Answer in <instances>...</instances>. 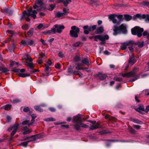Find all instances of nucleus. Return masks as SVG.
Wrapping results in <instances>:
<instances>
[{
	"instance_id": "1",
	"label": "nucleus",
	"mask_w": 149,
	"mask_h": 149,
	"mask_svg": "<svg viewBox=\"0 0 149 149\" xmlns=\"http://www.w3.org/2000/svg\"><path fill=\"white\" fill-rule=\"evenodd\" d=\"M127 25L125 24H123L119 27L116 26H114L113 35L116 36L118 34H120L121 33H127Z\"/></svg>"
},
{
	"instance_id": "2",
	"label": "nucleus",
	"mask_w": 149,
	"mask_h": 149,
	"mask_svg": "<svg viewBox=\"0 0 149 149\" xmlns=\"http://www.w3.org/2000/svg\"><path fill=\"white\" fill-rule=\"evenodd\" d=\"M109 18L114 24H119L123 19V16L121 15L110 14L108 15Z\"/></svg>"
},
{
	"instance_id": "3",
	"label": "nucleus",
	"mask_w": 149,
	"mask_h": 149,
	"mask_svg": "<svg viewBox=\"0 0 149 149\" xmlns=\"http://www.w3.org/2000/svg\"><path fill=\"white\" fill-rule=\"evenodd\" d=\"M143 29L139 26H136L131 29V32L134 35H137L138 37L142 36V33L143 31Z\"/></svg>"
},
{
	"instance_id": "4",
	"label": "nucleus",
	"mask_w": 149,
	"mask_h": 149,
	"mask_svg": "<svg viewBox=\"0 0 149 149\" xmlns=\"http://www.w3.org/2000/svg\"><path fill=\"white\" fill-rule=\"evenodd\" d=\"M37 14V12L36 10H33L32 8H29L27 10L24 11L23 13V16H24L27 15L28 16H31L34 19H35L36 17V15Z\"/></svg>"
},
{
	"instance_id": "5",
	"label": "nucleus",
	"mask_w": 149,
	"mask_h": 149,
	"mask_svg": "<svg viewBox=\"0 0 149 149\" xmlns=\"http://www.w3.org/2000/svg\"><path fill=\"white\" fill-rule=\"evenodd\" d=\"M71 30L70 31V35L72 37L77 38L78 36V33L79 31L78 28L75 26H73L71 27Z\"/></svg>"
},
{
	"instance_id": "6",
	"label": "nucleus",
	"mask_w": 149,
	"mask_h": 149,
	"mask_svg": "<svg viewBox=\"0 0 149 149\" xmlns=\"http://www.w3.org/2000/svg\"><path fill=\"white\" fill-rule=\"evenodd\" d=\"M19 124L16 123L13 126H11L8 129L9 131L12 130V132L11 134L10 139L12 140L13 136L17 132Z\"/></svg>"
},
{
	"instance_id": "7",
	"label": "nucleus",
	"mask_w": 149,
	"mask_h": 149,
	"mask_svg": "<svg viewBox=\"0 0 149 149\" xmlns=\"http://www.w3.org/2000/svg\"><path fill=\"white\" fill-rule=\"evenodd\" d=\"M109 38V36L107 35H102L94 36V40L96 42L98 41V40L102 41H104L106 40H108Z\"/></svg>"
},
{
	"instance_id": "8",
	"label": "nucleus",
	"mask_w": 149,
	"mask_h": 149,
	"mask_svg": "<svg viewBox=\"0 0 149 149\" xmlns=\"http://www.w3.org/2000/svg\"><path fill=\"white\" fill-rule=\"evenodd\" d=\"M96 25H94L92 26L89 27L88 26H84L83 27L84 29L85 30L84 33L85 34H88L89 33V32L93 31L96 28Z\"/></svg>"
},
{
	"instance_id": "9",
	"label": "nucleus",
	"mask_w": 149,
	"mask_h": 149,
	"mask_svg": "<svg viewBox=\"0 0 149 149\" xmlns=\"http://www.w3.org/2000/svg\"><path fill=\"white\" fill-rule=\"evenodd\" d=\"M43 0H37L35 4L33 7L34 9H37L39 10H41V8L43 7L42 1Z\"/></svg>"
},
{
	"instance_id": "10",
	"label": "nucleus",
	"mask_w": 149,
	"mask_h": 149,
	"mask_svg": "<svg viewBox=\"0 0 149 149\" xmlns=\"http://www.w3.org/2000/svg\"><path fill=\"white\" fill-rule=\"evenodd\" d=\"M43 0H37L35 4L33 7L34 9H37L39 10H41V8L43 7L42 1Z\"/></svg>"
},
{
	"instance_id": "11",
	"label": "nucleus",
	"mask_w": 149,
	"mask_h": 149,
	"mask_svg": "<svg viewBox=\"0 0 149 149\" xmlns=\"http://www.w3.org/2000/svg\"><path fill=\"white\" fill-rule=\"evenodd\" d=\"M25 59L26 60L30 62H28L27 61L25 63V65L29 67L31 70L33 69L34 68V66L32 62L33 61L32 58L31 57H27V58H25Z\"/></svg>"
},
{
	"instance_id": "12",
	"label": "nucleus",
	"mask_w": 149,
	"mask_h": 149,
	"mask_svg": "<svg viewBox=\"0 0 149 149\" xmlns=\"http://www.w3.org/2000/svg\"><path fill=\"white\" fill-rule=\"evenodd\" d=\"M137 18H139L140 19L146 18V19L149 22V15H147L146 16V15L143 14L141 15L139 14H137L134 15L132 17V19L134 20L136 19Z\"/></svg>"
},
{
	"instance_id": "13",
	"label": "nucleus",
	"mask_w": 149,
	"mask_h": 149,
	"mask_svg": "<svg viewBox=\"0 0 149 149\" xmlns=\"http://www.w3.org/2000/svg\"><path fill=\"white\" fill-rule=\"evenodd\" d=\"M31 116L32 118V120H31V122L30 123H29V121L28 120H25L22 123V125H28V126L32 125L35 121L34 119L36 118V116L35 114H33L31 115Z\"/></svg>"
},
{
	"instance_id": "14",
	"label": "nucleus",
	"mask_w": 149,
	"mask_h": 149,
	"mask_svg": "<svg viewBox=\"0 0 149 149\" xmlns=\"http://www.w3.org/2000/svg\"><path fill=\"white\" fill-rule=\"evenodd\" d=\"M75 129L77 130H80V127H81L84 128H88L89 126L88 125L83 123H79L77 124H76L74 125Z\"/></svg>"
},
{
	"instance_id": "15",
	"label": "nucleus",
	"mask_w": 149,
	"mask_h": 149,
	"mask_svg": "<svg viewBox=\"0 0 149 149\" xmlns=\"http://www.w3.org/2000/svg\"><path fill=\"white\" fill-rule=\"evenodd\" d=\"M132 41H129L126 42L122 44L120 46V48L121 49L124 50L128 46H131L132 45Z\"/></svg>"
},
{
	"instance_id": "16",
	"label": "nucleus",
	"mask_w": 149,
	"mask_h": 149,
	"mask_svg": "<svg viewBox=\"0 0 149 149\" xmlns=\"http://www.w3.org/2000/svg\"><path fill=\"white\" fill-rule=\"evenodd\" d=\"M54 28L56 31L58 33H61L62 31V30L64 28V27L63 25H58L56 24L54 26Z\"/></svg>"
},
{
	"instance_id": "17",
	"label": "nucleus",
	"mask_w": 149,
	"mask_h": 149,
	"mask_svg": "<svg viewBox=\"0 0 149 149\" xmlns=\"http://www.w3.org/2000/svg\"><path fill=\"white\" fill-rule=\"evenodd\" d=\"M135 74L134 72L132 71L129 72L126 74H122V75L123 77H126L127 78H129L131 77H133L135 76Z\"/></svg>"
},
{
	"instance_id": "18",
	"label": "nucleus",
	"mask_w": 149,
	"mask_h": 149,
	"mask_svg": "<svg viewBox=\"0 0 149 149\" xmlns=\"http://www.w3.org/2000/svg\"><path fill=\"white\" fill-rule=\"evenodd\" d=\"M80 65H85L88 66L89 65V61L88 58H84L81 61V63H79Z\"/></svg>"
},
{
	"instance_id": "19",
	"label": "nucleus",
	"mask_w": 149,
	"mask_h": 149,
	"mask_svg": "<svg viewBox=\"0 0 149 149\" xmlns=\"http://www.w3.org/2000/svg\"><path fill=\"white\" fill-rule=\"evenodd\" d=\"M73 123H76V124L81 123L82 121L81 118L80 117L77 116L73 117Z\"/></svg>"
},
{
	"instance_id": "20",
	"label": "nucleus",
	"mask_w": 149,
	"mask_h": 149,
	"mask_svg": "<svg viewBox=\"0 0 149 149\" xmlns=\"http://www.w3.org/2000/svg\"><path fill=\"white\" fill-rule=\"evenodd\" d=\"M96 77H98L100 80H103L105 79L107 77V75L102 73H99L96 75Z\"/></svg>"
},
{
	"instance_id": "21",
	"label": "nucleus",
	"mask_w": 149,
	"mask_h": 149,
	"mask_svg": "<svg viewBox=\"0 0 149 149\" xmlns=\"http://www.w3.org/2000/svg\"><path fill=\"white\" fill-rule=\"evenodd\" d=\"M136 61L134 59V55L132 53L130 56L129 63L131 65H133L135 63Z\"/></svg>"
},
{
	"instance_id": "22",
	"label": "nucleus",
	"mask_w": 149,
	"mask_h": 149,
	"mask_svg": "<svg viewBox=\"0 0 149 149\" xmlns=\"http://www.w3.org/2000/svg\"><path fill=\"white\" fill-rule=\"evenodd\" d=\"M104 31L103 27L100 26L97 28L95 33L96 34H99L102 33Z\"/></svg>"
},
{
	"instance_id": "23",
	"label": "nucleus",
	"mask_w": 149,
	"mask_h": 149,
	"mask_svg": "<svg viewBox=\"0 0 149 149\" xmlns=\"http://www.w3.org/2000/svg\"><path fill=\"white\" fill-rule=\"evenodd\" d=\"M56 17L63 19L65 17L64 14L59 12H57L56 15Z\"/></svg>"
},
{
	"instance_id": "24",
	"label": "nucleus",
	"mask_w": 149,
	"mask_h": 149,
	"mask_svg": "<svg viewBox=\"0 0 149 149\" xmlns=\"http://www.w3.org/2000/svg\"><path fill=\"white\" fill-rule=\"evenodd\" d=\"M71 2V0H58V2H63L65 6H67L68 4Z\"/></svg>"
},
{
	"instance_id": "25",
	"label": "nucleus",
	"mask_w": 149,
	"mask_h": 149,
	"mask_svg": "<svg viewBox=\"0 0 149 149\" xmlns=\"http://www.w3.org/2000/svg\"><path fill=\"white\" fill-rule=\"evenodd\" d=\"M56 32L55 29L54 28L51 30H49L45 32V34H51L55 33Z\"/></svg>"
},
{
	"instance_id": "26",
	"label": "nucleus",
	"mask_w": 149,
	"mask_h": 149,
	"mask_svg": "<svg viewBox=\"0 0 149 149\" xmlns=\"http://www.w3.org/2000/svg\"><path fill=\"white\" fill-rule=\"evenodd\" d=\"M23 130L24 131L23 132L24 134H27L30 133L31 131L27 127H24L23 128Z\"/></svg>"
},
{
	"instance_id": "27",
	"label": "nucleus",
	"mask_w": 149,
	"mask_h": 149,
	"mask_svg": "<svg viewBox=\"0 0 149 149\" xmlns=\"http://www.w3.org/2000/svg\"><path fill=\"white\" fill-rule=\"evenodd\" d=\"M28 45L34 46L35 45L34 42L33 40L30 39L27 40Z\"/></svg>"
},
{
	"instance_id": "28",
	"label": "nucleus",
	"mask_w": 149,
	"mask_h": 149,
	"mask_svg": "<svg viewBox=\"0 0 149 149\" xmlns=\"http://www.w3.org/2000/svg\"><path fill=\"white\" fill-rule=\"evenodd\" d=\"M99 127V124L98 123L94 124L93 125L91 126L90 127V129L91 130H93L96 128H98Z\"/></svg>"
},
{
	"instance_id": "29",
	"label": "nucleus",
	"mask_w": 149,
	"mask_h": 149,
	"mask_svg": "<svg viewBox=\"0 0 149 149\" xmlns=\"http://www.w3.org/2000/svg\"><path fill=\"white\" fill-rule=\"evenodd\" d=\"M132 16L130 15H124L125 19L127 21H130L132 19Z\"/></svg>"
},
{
	"instance_id": "30",
	"label": "nucleus",
	"mask_w": 149,
	"mask_h": 149,
	"mask_svg": "<svg viewBox=\"0 0 149 149\" xmlns=\"http://www.w3.org/2000/svg\"><path fill=\"white\" fill-rule=\"evenodd\" d=\"M34 31V29L33 28L31 29L27 32V34L29 36H31L33 35Z\"/></svg>"
},
{
	"instance_id": "31",
	"label": "nucleus",
	"mask_w": 149,
	"mask_h": 149,
	"mask_svg": "<svg viewBox=\"0 0 149 149\" xmlns=\"http://www.w3.org/2000/svg\"><path fill=\"white\" fill-rule=\"evenodd\" d=\"M40 135L39 134H38L32 136L30 137H29V138H31L32 139H33L34 140H36L37 139L40 138Z\"/></svg>"
},
{
	"instance_id": "32",
	"label": "nucleus",
	"mask_w": 149,
	"mask_h": 149,
	"mask_svg": "<svg viewBox=\"0 0 149 149\" xmlns=\"http://www.w3.org/2000/svg\"><path fill=\"white\" fill-rule=\"evenodd\" d=\"M19 75L20 77H26L29 76L30 74H29L19 73Z\"/></svg>"
},
{
	"instance_id": "33",
	"label": "nucleus",
	"mask_w": 149,
	"mask_h": 149,
	"mask_svg": "<svg viewBox=\"0 0 149 149\" xmlns=\"http://www.w3.org/2000/svg\"><path fill=\"white\" fill-rule=\"evenodd\" d=\"M0 70L2 71V72L6 73L9 70L8 69L5 68H1L0 67Z\"/></svg>"
},
{
	"instance_id": "34",
	"label": "nucleus",
	"mask_w": 149,
	"mask_h": 149,
	"mask_svg": "<svg viewBox=\"0 0 149 149\" xmlns=\"http://www.w3.org/2000/svg\"><path fill=\"white\" fill-rule=\"evenodd\" d=\"M132 45L128 46L129 50L131 52H132L133 51L134 48L133 47L134 46V45L135 44L134 43L133 41H132Z\"/></svg>"
},
{
	"instance_id": "35",
	"label": "nucleus",
	"mask_w": 149,
	"mask_h": 149,
	"mask_svg": "<svg viewBox=\"0 0 149 149\" xmlns=\"http://www.w3.org/2000/svg\"><path fill=\"white\" fill-rule=\"evenodd\" d=\"M131 121L137 124H140L141 122L139 121L138 119L134 118H131L130 119Z\"/></svg>"
},
{
	"instance_id": "36",
	"label": "nucleus",
	"mask_w": 149,
	"mask_h": 149,
	"mask_svg": "<svg viewBox=\"0 0 149 149\" xmlns=\"http://www.w3.org/2000/svg\"><path fill=\"white\" fill-rule=\"evenodd\" d=\"M35 109L36 110L40 111V112H42L43 111V110L41 109L40 106H36L34 107Z\"/></svg>"
},
{
	"instance_id": "37",
	"label": "nucleus",
	"mask_w": 149,
	"mask_h": 149,
	"mask_svg": "<svg viewBox=\"0 0 149 149\" xmlns=\"http://www.w3.org/2000/svg\"><path fill=\"white\" fill-rule=\"evenodd\" d=\"M27 40H22L21 42V44L24 46L28 45Z\"/></svg>"
},
{
	"instance_id": "38",
	"label": "nucleus",
	"mask_w": 149,
	"mask_h": 149,
	"mask_svg": "<svg viewBox=\"0 0 149 149\" xmlns=\"http://www.w3.org/2000/svg\"><path fill=\"white\" fill-rule=\"evenodd\" d=\"M11 105L10 104H7L3 107L6 110H8L10 109Z\"/></svg>"
},
{
	"instance_id": "39",
	"label": "nucleus",
	"mask_w": 149,
	"mask_h": 149,
	"mask_svg": "<svg viewBox=\"0 0 149 149\" xmlns=\"http://www.w3.org/2000/svg\"><path fill=\"white\" fill-rule=\"evenodd\" d=\"M44 120L46 121H51L55 120V119L53 118H49L44 119Z\"/></svg>"
},
{
	"instance_id": "40",
	"label": "nucleus",
	"mask_w": 149,
	"mask_h": 149,
	"mask_svg": "<svg viewBox=\"0 0 149 149\" xmlns=\"http://www.w3.org/2000/svg\"><path fill=\"white\" fill-rule=\"evenodd\" d=\"M136 44L138 45V47L139 48H141L142 47L143 45V42H138L137 43H136Z\"/></svg>"
},
{
	"instance_id": "41",
	"label": "nucleus",
	"mask_w": 149,
	"mask_h": 149,
	"mask_svg": "<svg viewBox=\"0 0 149 149\" xmlns=\"http://www.w3.org/2000/svg\"><path fill=\"white\" fill-rule=\"evenodd\" d=\"M74 60L75 61H76L77 62H78V63H80V58L77 56H76L74 58Z\"/></svg>"
},
{
	"instance_id": "42",
	"label": "nucleus",
	"mask_w": 149,
	"mask_h": 149,
	"mask_svg": "<svg viewBox=\"0 0 149 149\" xmlns=\"http://www.w3.org/2000/svg\"><path fill=\"white\" fill-rule=\"evenodd\" d=\"M55 7V5L53 4H51L49 5V8L48 9L49 11H52L53 10Z\"/></svg>"
},
{
	"instance_id": "43",
	"label": "nucleus",
	"mask_w": 149,
	"mask_h": 149,
	"mask_svg": "<svg viewBox=\"0 0 149 149\" xmlns=\"http://www.w3.org/2000/svg\"><path fill=\"white\" fill-rule=\"evenodd\" d=\"M80 42H77L76 43H75L73 44L72 45L74 47H77L80 45Z\"/></svg>"
},
{
	"instance_id": "44",
	"label": "nucleus",
	"mask_w": 149,
	"mask_h": 149,
	"mask_svg": "<svg viewBox=\"0 0 149 149\" xmlns=\"http://www.w3.org/2000/svg\"><path fill=\"white\" fill-rule=\"evenodd\" d=\"M63 13L64 14V15H67L68 13V9H67L65 8H64L63 9Z\"/></svg>"
},
{
	"instance_id": "45",
	"label": "nucleus",
	"mask_w": 149,
	"mask_h": 149,
	"mask_svg": "<svg viewBox=\"0 0 149 149\" xmlns=\"http://www.w3.org/2000/svg\"><path fill=\"white\" fill-rule=\"evenodd\" d=\"M30 141H27V142H24L22 143H21V145L22 146H24V147H26L28 143L29 142H30Z\"/></svg>"
},
{
	"instance_id": "46",
	"label": "nucleus",
	"mask_w": 149,
	"mask_h": 149,
	"mask_svg": "<svg viewBox=\"0 0 149 149\" xmlns=\"http://www.w3.org/2000/svg\"><path fill=\"white\" fill-rule=\"evenodd\" d=\"M114 79L117 81H120L122 80V79L120 77H115L114 78Z\"/></svg>"
},
{
	"instance_id": "47",
	"label": "nucleus",
	"mask_w": 149,
	"mask_h": 149,
	"mask_svg": "<svg viewBox=\"0 0 149 149\" xmlns=\"http://www.w3.org/2000/svg\"><path fill=\"white\" fill-rule=\"evenodd\" d=\"M139 78V76L137 75V76H135V77L134 78L132 79L131 80V81L133 82Z\"/></svg>"
},
{
	"instance_id": "48",
	"label": "nucleus",
	"mask_w": 149,
	"mask_h": 149,
	"mask_svg": "<svg viewBox=\"0 0 149 149\" xmlns=\"http://www.w3.org/2000/svg\"><path fill=\"white\" fill-rule=\"evenodd\" d=\"M79 63H78L77 64V66L76 67L75 69L77 70H79L81 69V68L80 67V66H81V65H79Z\"/></svg>"
},
{
	"instance_id": "49",
	"label": "nucleus",
	"mask_w": 149,
	"mask_h": 149,
	"mask_svg": "<svg viewBox=\"0 0 149 149\" xmlns=\"http://www.w3.org/2000/svg\"><path fill=\"white\" fill-rule=\"evenodd\" d=\"M142 4L144 6H149V2L143 1L142 2Z\"/></svg>"
},
{
	"instance_id": "50",
	"label": "nucleus",
	"mask_w": 149,
	"mask_h": 149,
	"mask_svg": "<svg viewBox=\"0 0 149 149\" xmlns=\"http://www.w3.org/2000/svg\"><path fill=\"white\" fill-rule=\"evenodd\" d=\"M43 25L42 24H40L37 27L38 29H40L43 28Z\"/></svg>"
},
{
	"instance_id": "51",
	"label": "nucleus",
	"mask_w": 149,
	"mask_h": 149,
	"mask_svg": "<svg viewBox=\"0 0 149 149\" xmlns=\"http://www.w3.org/2000/svg\"><path fill=\"white\" fill-rule=\"evenodd\" d=\"M58 55L60 57L62 58L64 54L62 52H60L58 54Z\"/></svg>"
},
{
	"instance_id": "52",
	"label": "nucleus",
	"mask_w": 149,
	"mask_h": 149,
	"mask_svg": "<svg viewBox=\"0 0 149 149\" xmlns=\"http://www.w3.org/2000/svg\"><path fill=\"white\" fill-rule=\"evenodd\" d=\"M52 62L49 59L45 64H47V65L49 66L51 65L52 64Z\"/></svg>"
},
{
	"instance_id": "53",
	"label": "nucleus",
	"mask_w": 149,
	"mask_h": 149,
	"mask_svg": "<svg viewBox=\"0 0 149 149\" xmlns=\"http://www.w3.org/2000/svg\"><path fill=\"white\" fill-rule=\"evenodd\" d=\"M45 70L46 71H48L49 70V65L45 64Z\"/></svg>"
},
{
	"instance_id": "54",
	"label": "nucleus",
	"mask_w": 149,
	"mask_h": 149,
	"mask_svg": "<svg viewBox=\"0 0 149 149\" xmlns=\"http://www.w3.org/2000/svg\"><path fill=\"white\" fill-rule=\"evenodd\" d=\"M80 72L77 71H74L73 72V73L76 75H79L80 74Z\"/></svg>"
},
{
	"instance_id": "55",
	"label": "nucleus",
	"mask_w": 149,
	"mask_h": 149,
	"mask_svg": "<svg viewBox=\"0 0 149 149\" xmlns=\"http://www.w3.org/2000/svg\"><path fill=\"white\" fill-rule=\"evenodd\" d=\"M29 110V108L28 107L24 108L23 109V111L25 112H27Z\"/></svg>"
},
{
	"instance_id": "56",
	"label": "nucleus",
	"mask_w": 149,
	"mask_h": 149,
	"mask_svg": "<svg viewBox=\"0 0 149 149\" xmlns=\"http://www.w3.org/2000/svg\"><path fill=\"white\" fill-rule=\"evenodd\" d=\"M55 67L56 69H59L61 67V65L59 63H57L56 65H55Z\"/></svg>"
},
{
	"instance_id": "57",
	"label": "nucleus",
	"mask_w": 149,
	"mask_h": 149,
	"mask_svg": "<svg viewBox=\"0 0 149 149\" xmlns=\"http://www.w3.org/2000/svg\"><path fill=\"white\" fill-rule=\"evenodd\" d=\"M139 70V68H134L133 70H132L134 72L135 74H136V72H137Z\"/></svg>"
},
{
	"instance_id": "58",
	"label": "nucleus",
	"mask_w": 149,
	"mask_h": 149,
	"mask_svg": "<svg viewBox=\"0 0 149 149\" xmlns=\"http://www.w3.org/2000/svg\"><path fill=\"white\" fill-rule=\"evenodd\" d=\"M134 127L136 128L137 129H139L140 128V126L138 125H133Z\"/></svg>"
},
{
	"instance_id": "59",
	"label": "nucleus",
	"mask_w": 149,
	"mask_h": 149,
	"mask_svg": "<svg viewBox=\"0 0 149 149\" xmlns=\"http://www.w3.org/2000/svg\"><path fill=\"white\" fill-rule=\"evenodd\" d=\"M40 41L41 42L43 45H46V44L45 43V41L42 38L40 39Z\"/></svg>"
},
{
	"instance_id": "60",
	"label": "nucleus",
	"mask_w": 149,
	"mask_h": 149,
	"mask_svg": "<svg viewBox=\"0 0 149 149\" xmlns=\"http://www.w3.org/2000/svg\"><path fill=\"white\" fill-rule=\"evenodd\" d=\"M19 101H20L19 100H18L16 99V100H13V101H12V102L13 103L15 104V103H17L19 102Z\"/></svg>"
},
{
	"instance_id": "61",
	"label": "nucleus",
	"mask_w": 149,
	"mask_h": 149,
	"mask_svg": "<svg viewBox=\"0 0 149 149\" xmlns=\"http://www.w3.org/2000/svg\"><path fill=\"white\" fill-rule=\"evenodd\" d=\"M149 111V105H148L146 107V109H145V111L146 112H148Z\"/></svg>"
},
{
	"instance_id": "62",
	"label": "nucleus",
	"mask_w": 149,
	"mask_h": 149,
	"mask_svg": "<svg viewBox=\"0 0 149 149\" xmlns=\"http://www.w3.org/2000/svg\"><path fill=\"white\" fill-rule=\"evenodd\" d=\"M37 62L39 64H41L42 63V60L41 59H40L37 61Z\"/></svg>"
},
{
	"instance_id": "63",
	"label": "nucleus",
	"mask_w": 149,
	"mask_h": 149,
	"mask_svg": "<svg viewBox=\"0 0 149 149\" xmlns=\"http://www.w3.org/2000/svg\"><path fill=\"white\" fill-rule=\"evenodd\" d=\"M7 119L8 121L9 122L11 120V117L9 116H7Z\"/></svg>"
},
{
	"instance_id": "64",
	"label": "nucleus",
	"mask_w": 149,
	"mask_h": 149,
	"mask_svg": "<svg viewBox=\"0 0 149 149\" xmlns=\"http://www.w3.org/2000/svg\"><path fill=\"white\" fill-rule=\"evenodd\" d=\"M20 69H15L13 70V71L16 72H19Z\"/></svg>"
}]
</instances>
